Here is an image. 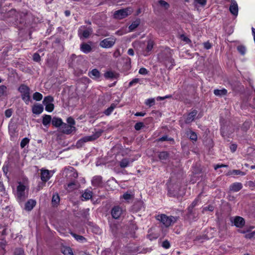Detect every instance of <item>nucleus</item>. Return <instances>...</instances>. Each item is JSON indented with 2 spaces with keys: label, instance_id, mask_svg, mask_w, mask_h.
<instances>
[{
  "label": "nucleus",
  "instance_id": "obj_6",
  "mask_svg": "<svg viewBox=\"0 0 255 255\" xmlns=\"http://www.w3.org/2000/svg\"><path fill=\"white\" fill-rule=\"evenodd\" d=\"M116 41V38L112 36L102 40L100 43V46L104 48H110L114 45Z\"/></svg>",
  "mask_w": 255,
  "mask_h": 255
},
{
  "label": "nucleus",
  "instance_id": "obj_25",
  "mask_svg": "<svg viewBox=\"0 0 255 255\" xmlns=\"http://www.w3.org/2000/svg\"><path fill=\"white\" fill-rule=\"evenodd\" d=\"M63 124L60 118L54 117L52 120V124L56 127H62Z\"/></svg>",
  "mask_w": 255,
  "mask_h": 255
},
{
  "label": "nucleus",
  "instance_id": "obj_8",
  "mask_svg": "<svg viewBox=\"0 0 255 255\" xmlns=\"http://www.w3.org/2000/svg\"><path fill=\"white\" fill-rule=\"evenodd\" d=\"M198 217V214L196 211V209H192L190 208H187V213L184 217L185 220L192 222L195 221Z\"/></svg>",
  "mask_w": 255,
  "mask_h": 255
},
{
  "label": "nucleus",
  "instance_id": "obj_17",
  "mask_svg": "<svg viewBox=\"0 0 255 255\" xmlns=\"http://www.w3.org/2000/svg\"><path fill=\"white\" fill-rule=\"evenodd\" d=\"M197 113L198 112L196 110H193L191 112L189 113L185 120V123L189 124L193 122L194 120L195 117L197 114Z\"/></svg>",
  "mask_w": 255,
  "mask_h": 255
},
{
  "label": "nucleus",
  "instance_id": "obj_50",
  "mask_svg": "<svg viewBox=\"0 0 255 255\" xmlns=\"http://www.w3.org/2000/svg\"><path fill=\"white\" fill-rule=\"evenodd\" d=\"M14 255H24V252L22 249L17 248L14 251Z\"/></svg>",
  "mask_w": 255,
  "mask_h": 255
},
{
  "label": "nucleus",
  "instance_id": "obj_32",
  "mask_svg": "<svg viewBox=\"0 0 255 255\" xmlns=\"http://www.w3.org/2000/svg\"><path fill=\"white\" fill-rule=\"evenodd\" d=\"M186 134L191 140L193 141L197 140V136L195 132L190 130L189 131H187Z\"/></svg>",
  "mask_w": 255,
  "mask_h": 255
},
{
  "label": "nucleus",
  "instance_id": "obj_53",
  "mask_svg": "<svg viewBox=\"0 0 255 255\" xmlns=\"http://www.w3.org/2000/svg\"><path fill=\"white\" fill-rule=\"evenodd\" d=\"M132 197L133 196L130 193H128V192L124 193L123 195V198L126 200H130Z\"/></svg>",
  "mask_w": 255,
  "mask_h": 255
},
{
  "label": "nucleus",
  "instance_id": "obj_29",
  "mask_svg": "<svg viewBox=\"0 0 255 255\" xmlns=\"http://www.w3.org/2000/svg\"><path fill=\"white\" fill-rule=\"evenodd\" d=\"M77 188V186L75 181H72L67 184L65 189L68 192L73 191Z\"/></svg>",
  "mask_w": 255,
  "mask_h": 255
},
{
  "label": "nucleus",
  "instance_id": "obj_7",
  "mask_svg": "<svg viewBox=\"0 0 255 255\" xmlns=\"http://www.w3.org/2000/svg\"><path fill=\"white\" fill-rule=\"evenodd\" d=\"M100 133H97L96 134H93L90 136H85L79 139L76 143V145L78 147H82L84 144L89 141L94 140L99 137Z\"/></svg>",
  "mask_w": 255,
  "mask_h": 255
},
{
  "label": "nucleus",
  "instance_id": "obj_42",
  "mask_svg": "<svg viewBox=\"0 0 255 255\" xmlns=\"http://www.w3.org/2000/svg\"><path fill=\"white\" fill-rule=\"evenodd\" d=\"M153 44H154L152 40H148L147 41L146 50L147 52L150 51L152 50V49L153 48Z\"/></svg>",
  "mask_w": 255,
  "mask_h": 255
},
{
  "label": "nucleus",
  "instance_id": "obj_3",
  "mask_svg": "<svg viewBox=\"0 0 255 255\" xmlns=\"http://www.w3.org/2000/svg\"><path fill=\"white\" fill-rule=\"evenodd\" d=\"M18 185L16 188V197L19 204L23 203L28 197V193L26 186L21 182H18Z\"/></svg>",
  "mask_w": 255,
  "mask_h": 255
},
{
  "label": "nucleus",
  "instance_id": "obj_57",
  "mask_svg": "<svg viewBox=\"0 0 255 255\" xmlns=\"http://www.w3.org/2000/svg\"><path fill=\"white\" fill-rule=\"evenodd\" d=\"M67 123L70 125V126H73L75 124V122L73 118L71 117H69L67 120Z\"/></svg>",
  "mask_w": 255,
  "mask_h": 255
},
{
  "label": "nucleus",
  "instance_id": "obj_28",
  "mask_svg": "<svg viewBox=\"0 0 255 255\" xmlns=\"http://www.w3.org/2000/svg\"><path fill=\"white\" fill-rule=\"evenodd\" d=\"M93 192L88 190H86L82 194V197L84 199V200H88L92 197Z\"/></svg>",
  "mask_w": 255,
  "mask_h": 255
},
{
  "label": "nucleus",
  "instance_id": "obj_45",
  "mask_svg": "<svg viewBox=\"0 0 255 255\" xmlns=\"http://www.w3.org/2000/svg\"><path fill=\"white\" fill-rule=\"evenodd\" d=\"M144 127V125L142 122H138L135 124V125H134V128L136 130H139Z\"/></svg>",
  "mask_w": 255,
  "mask_h": 255
},
{
  "label": "nucleus",
  "instance_id": "obj_20",
  "mask_svg": "<svg viewBox=\"0 0 255 255\" xmlns=\"http://www.w3.org/2000/svg\"><path fill=\"white\" fill-rule=\"evenodd\" d=\"M89 76L92 79H97L100 77L101 74L97 69H94L89 72Z\"/></svg>",
  "mask_w": 255,
  "mask_h": 255
},
{
  "label": "nucleus",
  "instance_id": "obj_11",
  "mask_svg": "<svg viewBox=\"0 0 255 255\" xmlns=\"http://www.w3.org/2000/svg\"><path fill=\"white\" fill-rule=\"evenodd\" d=\"M124 210L119 206H114L111 210V215L113 218L118 219L124 213Z\"/></svg>",
  "mask_w": 255,
  "mask_h": 255
},
{
  "label": "nucleus",
  "instance_id": "obj_24",
  "mask_svg": "<svg viewBox=\"0 0 255 255\" xmlns=\"http://www.w3.org/2000/svg\"><path fill=\"white\" fill-rule=\"evenodd\" d=\"M51 202L53 206H57L59 205L60 197L58 193H56L53 194Z\"/></svg>",
  "mask_w": 255,
  "mask_h": 255
},
{
  "label": "nucleus",
  "instance_id": "obj_37",
  "mask_svg": "<svg viewBox=\"0 0 255 255\" xmlns=\"http://www.w3.org/2000/svg\"><path fill=\"white\" fill-rule=\"evenodd\" d=\"M158 4L161 7L163 8L164 9H167L169 7V4L167 3L166 1L163 0H159Z\"/></svg>",
  "mask_w": 255,
  "mask_h": 255
},
{
  "label": "nucleus",
  "instance_id": "obj_56",
  "mask_svg": "<svg viewBox=\"0 0 255 255\" xmlns=\"http://www.w3.org/2000/svg\"><path fill=\"white\" fill-rule=\"evenodd\" d=\"M138 73L141 75H146L148 73L147 70L143 67L139 69Z\"/></svg>",
  "mask_w": 255,
  "mask_h": 255
},
{
  "label": "nucleus",
  "instance_id": "obj_44",
  "mask_svg": "<svg viewBox=\"0 0 255 255\" xmlns=\"http://www.w3.org/2000/svg\"><path fill=\"white\" fill-rule=\"evenodd\" d=\"M29 142V139L25 137L22 139L20 142V146L21 148H24L26 144H27Z\"/></svg>",
  "mask_w": 255,
  "mask_h": 255
},
{
  "label": "nucleus",
  "instance_id": "obj_41",
  "mask_svg": "<svg viewBox=\"0 0 255 255\" xmlns=\"http://www.w3.org/2000/svg\"><path fill=\"white\" fill-rule=\"evenodd\" d=\"M139 22L134 21L128 27L130 31H133L139 25Z\"/></svg>",
  "mask_w": 255,
  "mask_h": 255
},
{
  "label": "nucleus",
  "instance_id": "obj_4",
  "mask_svg": "<svg viewBox=\"0 0 255 255\" xmlns=\"http://www.w3.org/2000/svg\"><path fill=\"white\" fill-rule=\"evenodd\" d=\"M179 218L178 216H168L164 214L158 215L156 217V219L159 221L166 227H168L174 224L177 221Z\"/></svg>",
  "mask_w": 255,
  "mask_h": 255
},
{
  "label": "nucleus",
  "instance_id": "obj_27",
  "mask_svg": "<svg viewBox=\"0 0 255 255\" xmlns=\"http://www.w3.org/2000/svg\"><path fill=\"white\" fill-rule=\"evenodd\" d=\"M92 184L94 186H100L102 183V176H94L92 180Z\"/></svg>",
  "mask_w": 255,
  "mask_h": 255
},
{
  "label": "nucleus",
  "instance_id": "obj_18",
  "mask_svg": "<svg viewBox=\"0 0 255 255\" xmlns=\"http://www.w3.org/2000/svg\"><path fill=\"white\" fill-rule=\"evenodd\" d=\"M62 132L66 134L71 133L73 130L75 129V128L73 126H70L65 123H64L61 127Z\"/></svg>",
  "mask_w": 255,
  "mask_h": 255
},
{
  "label": "nucleus",
  "instance_id": "obj_49",
  "mask_svg": "<svg viewBox=\"0 0 255 255\" xmlns=\"http://www.w3.org/2000/svg\"><path fill=\"white\" fill-rule=\"evenodd\" d=\"M54 106L52 103L45 105V110L49 112H51L54 109Z\"/></svg>",
  "mask_w": 255,
  "mask_h": 255
},
{
  "label": "nucleus",
  "instance_id": "obj_52",
  "mask_svg": "<svg viewBox=\"0 0 255 255\" xmlns=\"http://www.w3.org/2000/svg\"><path fill=\"white\" fill-rule=\"evenodd\" d=\"M162 247L166 249H168L170 247V244L167 240L164 241L162 243Z\"/></svg>",
  "mask_w": 255,
  "mask_h": 255
},
{
  "label": "nucleus",
  "instance_id": "obj_43",
  "mask_svg": "<svg viewBox=\"0 0 255 255\" xmlns=\"http://www.w3.org/2000/svg\"><path fill=\"white\" fill-rule=\"evenodd\" d=\"M145 104L148 106L149 107H151L152 106L154 105L155 104V100L153 98L151 99H147L145 102Z\"/></svg>",
  "mask_w": 255,
  "mask_h": 255
},
{
  "label": "nucleus",
  "instance_id": "obj_51",
  "mask_svg": "<svg viewBox=\"0 0 255 255\" xmlns=\"http://www.w3.org/2000/svg\"><path fill=\"white\" fill-rule=\"evenodd\" d=\"M171 140L174 141L173 138L168 137L167 135L163 136L162 137L158 139V141H169Z\"/></svg>",
  "mask_w": 255,
  "mask_h": 255
},
{
  "label": "nucleus",
  "instance_id": "obj_5",
  "mask_svg": "<svg viewBox=\"0 0 255 255\" xmlns=\"http://www.w3.org/2000/svg\"><path fill=\"white\" fill-rule=\"evenodd\" d=\"M18 91L21 94L22 100L26 105H28L30 102V88L27 86L22 84L19 87Z\"/></svg>",
  "mask_w": 255,
  "mask_h": 255
},
{
  "label": "nucleus",
  "instance_id": "obj_13",
  "mask_svg": "<svg viewBox=\"0 0 255 255\" xmlns=\"http://www.w3.org/2000/svg\"><path fill=\"white\" fill-rule=\"evenodd\" d=\"M36 202L34 199H29L24 205V209L26 211H31L33 208L36 206Z\"/></svg>",
  "mask_w": 255,
  "mask_h": 255
},
{
  "label": "nucleus",
  "instance_id": "obj_64",
  "mask_svg": "<svg viewBox=\"0 0 255 255\" xmlns=\"http://www.w3.org/2000/svg\"><path fill=\"white\" fill-rule=\"evenodd\" d=\"M181 37L182 40L186 42V43H188L191 42V40L187 37L184 36V35H182Z\"/></svg>",
  "mask_w": 255,
  "mask_h": 255
},
{
  "label": "nucleus",
  "instance_id": "obj_9",
  "mask_svg": "<svg viewBox=\"0 0 255 255\" xmlns=\"http://www.w3.org/2000/svg\"><path fill=\"white\" fill-rule=\"evenodd\" d=\"M130 12V8L121 9L115 12L114 17L115 18L121 19L127 17Z\"/></svg>",
  "mask_w": 255,
  "mask_h": 255
},
{
  "label": "nucleus",
  "instance_id": "obj_38",
  "mask_svg": "<svg viewBox=\"0 0 255 255\" xmlns=\"http://www.w3.org/2000/svg\"><path fill=\"white\" fill-rule=\"evenodd\" d=\"M43 98L42 95L39 92H35L33 95V99L36 101H39L42 100Z\"/></svg>",
  "mask_w": 255,
  "mask_h": 255
},
{
  "label": "nucleus",
  "instance_id": "obj_39",
  "mask_svg": "<svg viewBox=\"0 0 255 255\" xmlns=\"http://www.w3.org/2000/svg\"><path fill=\"white\" fill-rule=\"evenodd\" d=\"M129 164L128 159L124 158L121 160L120 163V165L121 167L124 168L127 167Z\"/></svg>",
  "mask_w": 255,
  "mask_h": 255
},
{
  "label": "nucleus",
  "instance_id": "obj_47",
  "mask_svg": "<svg viewBox=\"0 0 255 255\" xmlns=\"http://www.w3.org/2000/svg\"><path fill=\"white\" fill-rule=\"evenodd\" d=\"M158 237V235L156 234L151 233L147 235V238L150 240L152 241L153 240H156Z\"/></svg>",
  "mask_w": 255,
  "mask_h": 255
},
{
  "label": "nucleus",
  "instance_id": "obj_21",
  "mask_svg": "<svg viewBox=\"0 0 255 255\" xmlns=\"http://www.w3.org/2000/svg\"><path fill=\"white\" fill-rule=\"evenodd\" d=\"M158 157L161 162H164L165 161L168 160L169 158V153L167 151H161L159 152Z\"/></svg>",
  "mask_w": 255,
  "mask_h": 255
},
{
  "label": "nucleus",
  "instance_id": "obj_22",
  "mask_svg": "<svg viewBox=\"0 0 255 255\" xmlns=\"http://www.w3.org/2000/svg\"><path fill=\"white\" fill-rule=\"evenodd\" d=\"M51 116L48 115H44L43 116L42 124L45 127H47L52 122Z\"/></svg>",
  "mask_w": 255,
  "mask_h": 255
},
{
  "label": "nucleus",
  "instance_id": "obj_31",
  "mask_svg": "<svg viewBox=\"0 0 255 255\" xmlns=\"http://www.w3.org/2000/svg\"><path fill=\"white\" fill-rule=\"evenodd\" d=\"M70 234L77 241L82 243L84 241H86V238H85L82 236L77 235L76 234L73 232H71Z\"/></svg>",
  "mask_w": 255,
  "mask_h": 255
},
{
  "label": "nucleus",
  "instance_id": "obj_23",
  "mask_svg": "<svg viewBox=\"0 0 255 255\" xmlns=\"http://www.w3.org/2000/svg\"><path fill=\"white\" fill-rule=\"evenodd\" d=\"M80 49L83 52L85 53H88L91 51L92 48L91 46L88 44L82 43L81 45Z\"/></svg>",
  "mask_w": 255,
  "mask_h": 255
},
{
  "label": "nucleus",
  "instance_id": "obj_12",
  "mask_svg": "<svg viewBox=\"0 0 255 255\" xmlns=\"http://www.w3.org/2000/svg\"><path fill=\"white\" fill-rule=\"evenodd\" d=\"M62 174L65 175H77L78 173L73 167L68 166L64 168L62 170Z\"/></svg>",
  "mask_w": 255,
  "mask_h": 255
},
{
  "label": "nucleus",
  "instance_id": "obj_19",
  "mask_svg": "<svg viewBox=\"0 0 255 255\" xmlns=\"http://www.w3.org/2000/svg\"><path fill=\"white\" fill-rule=\"evenodd\" d=\"M32 111L34 114L39 115L43 111V107L41 104H35L33 106Z\"/></svg>",
  "mask_w": 255,
  "mask_h": 255
},
{
  "label": "nucleus",
  "instance_id": "obj_10",
  "mask_svg": "<svg viewBox=\"0 0 255 255\" xmlns=\"http://www.w3.org/2000/svg\"><path fill=\"white\" fill-rule=\"evenodd\" d=\"M93 32L91 27L86 28L85 26H81L78 30V34L80 38H87Z\"/></svg>",
  "mask_w": 255,
  "mask_h": 255
},
{
  "label": "nucleus",
  "instance_id": "obj_14",
  "mask_svg": "<svg viewBox=\"0 0 255 255\" xmlns=\"http://www.w3.org/2000/svg\"><path fill=\"white\" fill-rule=\"evenodd\" d=\"M234 224L238 228H242L245 224V220L243 217L236 216L234 219Z\"/></svg>",
  "mask_w": 255,
  "mask_h": 255
},
{
  "label": "nucleus",
  "instance_id": "obj_33",
  "mask_svg": "<svg viewBox=\"0 0 255 255\" xmlns=\"http://www.w3.org/2000/svg\"><path fill=\"white\" fill-rule=\"evenodd\" d=\"M55 173V170H48L47 169H41L40 170V174L43 175H49L50 174H53Z\"/></svg>",
  "mask_w": 255,
  "mask_h": 255
},
{
  "label": "nucleus",
  "instance_id": "obj_40",
  "mask_svg": "<svg viewBox=\"0 0 255 255\" xmlns=\"http://www.w3.org/2000/svg\"><path fill=\"white\" fill-rule=\"evenodd\" d=\"M199 201V199L197 198H195L194 200L192 202V203L188 207V208L195 209L194 208L198 205Z\"/></svg>",
  "mask_w": 255,
  "mask_h": 255
},
{
  "label": "nucleus",
  "instance_id": "obj_35",
  "mask_svg": "<svg viewBox=\"0 0 255 255\" xmlns=\"http://www.w3.org/2000/svg\"><path fill=\"white\" fill-rule=\"evenodd\" d=\"M115 108L116 105L114 104H112L109 108H108L107 110L105 111L104 114L107 116L110 115L112 113V112L113 111Z\"/></svg>",
  "mask_w": 255,
  "mask_h": 255
},
{
  "label": "nucleus",
  "instance_id": "obj_61",
  "mask_svg": "<svg viewBox=\"0 0 255 255\" xmlns=\"http://www.w3.org/2000/svg\"><path fill=\"white\" fill-rule=\"evenodd\" d=\"M12 110L11 109H8V110H6L5 111V116L7 117V118H9L12 115Z\"/></svg>",
  "mask_w": 255,
  "mask_h": 255
},
{
  "label": "nucleus",
  "instance_id": "obj_63",
  "mask_svg": "<svg viewBox=\"0 0 255 255\" xmlns=\"http://www.w3.org/2000/svg\"><path fill=\"white\" fill-rule=\"evenodd\" d=\"M2 170L3 171L4 174H6L8 173V166L7 164H4L3 166Z\"/></svg>",
  "mask_w": 255,
  "mask_h": 255
},
{
  "label": "nucleus",
  "instance_id": "obj_54",
  "mask_svg": "<svg viewBox=\"0 0 255 255\" xmlns=\"http://www.w3.org/2000/svg\"><path fill=\"white\" fill-rule=\"evenodd\" d=\"M139 82V79L138 78H134L132 81H131L128 84V87H130Z\"/></svg>",
  "mask_w": 255,
  "mask_h": 255
},
{
  "label": "nucleus",
  "instance_id": "obj_16",
  "mask_svg": "<svg viewBox=\"0 0 255 255\" xmlns=\"http://www.w3.org/2000/svg\"><path fill=\"white\" fill-rule=\"evenodd\" d=\"M230 11L234 15L237 16L238 14V5L235 0H232L231 4L230 6Z\"/></svg>",
  "mask_w": 255,
  "mask_h": 255
},
{
  "label": "nucleus",
  "instance_id": "obj_30",
  "mask_svg": "<svg viewBox=\"0 0 255 255\" xmlns=\"http://www.w3.org/2000/svg\"><path fill=\"white\" fill-rule=\"evenodd\" d=\"M61 252L64 255H74L72 250L70 247H64L61 249Z\"/></svg>",
  "mask_w": 255,
  "mask_h": 255
},
{
  "label": "nucleus",
  "instance_id": "obj_62",
  "mask_svg": "<svg viewBox=\"0 0 255 255\" xmlns=\"http://www.w3.org/2000/svg\"><path fill=\"white\" fill-rule=\"evenodd\" d=\"M93 231L96 234H100L101 233V229L98 226H94L93 228Z\"/></svg>",
  "mask_w": 255,
  "mask_h": 255
},
{
  "label": "nucleus",
  "instance_id": "obj_48",
  "mask_svg": "<svg viewBox=\"0 0 255 255\" xmlns=\"http://www.w3.org/2000/svg\"><path fill=\"white\" fill-rule=\"evenodd\" d=\"M214 209V207L213 206L211 205H209L208 206L205 207L203 208L202 213H204L205 212L207 211H213Z\"/></svg>",
  "mask_w": 255,
  "mask_h": 255
},
{
  "label": "nucleus",
  "instance_id": "obj_34",
  "mask_svg": "<svg viewBox=\"0 0 255 255\" xmlns=\"http://www.w3.org/2000/svg\"><path fill=\"white\" fill-rule=\"evenodd\" d=\"M53 100H54L52 96H46L44 98V99L43 101V104L45 106L47 104L52 103V102L53 101Z\"/></svg>",
  "mask_w": 255,
  "mask_h": 255
},
{
  "label": "nucleus",
  "instance_id": "obj_58",
  "mask_svg": "<svg viewBox=\"0 0 255 255\" xmlns=\"http://www.w3.org/2000/svg\"><path fill=\"white\" fill-rule=\"evenodd\" d=\"M51 176H40L42 182L45 184L46 182L48 181Z\"/></svg>",
  "mask_w": 255,
  "mask_h": 255
},
{
  "label": "nucleus",
  "instance_id": "obj_36",
  "mask_svg": "<svg viewBox=\"0 0 255 255\" xmlns=\"http://www.w3.org/2000/svg\"><path fill=\"white\" fill-rule=\"evenodd\" d=\"M104 76L107 79H112L116 78V74L112 71H107L104 74Z\"/></svg>",
  "mask_w": 255,
  "mask_h": 255
},
{
  "label": "nucleus",
  "instance_id": "obj_26",
  "mask_svg": "<svg viewBox=\"0 0 255 255\" xmlns=\"http://www.w3.org/2000/svg\"><path fill=\"white\" fill-rule=\"evenodd\" d=\"M214 94L217 96L222 97L227 95V90L224 88L221 90L215 89L214 90Z\"/></svg>",
  "mask_w": 255,
  "mask_h": 255
},
{
  "label": "nucleus",
  "instance_id": "obj_59",
  "mask_svg": "<svg viewBox=\"0 0 255 255\" xmlns=\"http://www.w3.org/2000/svg\"><path fill=\"white\" fill-rule=\"evenodd\" d=\"M33 59L34 61L38 62L40 60V56L38 53H34L33 55Z\"/></svg>",
  "mask_w": 255,
  "mask_h": 255
},
{
  "label": "nucleus",
  "instance_id": "obj_15",
  "mask_svg": "<svg viewBox=\"0 0 255 255\" xmlns=\"http://www.w3.org/2000/svg\"><path fill=\"white\" fill-rule=\"evenodd\" d=\"M243 188L241 183L235 182L232 184L229 187L230 192H237L239 191Z\"/></svg>",
  "mask_w": 255,
  "mask_h": 255
},
{
  "label": "nucleus",
  "instance_id": "obj_1",
  "mask_svg": "<svg viewBox=\"0 0 255 255\" xmlns=\"http://www.w3.org/2000/svg\"><path fill=\"white\" fill-rule=\"evenodd\" d=\"M187 176H171L167 183V195L170 197H178L184 193L188 185Z\"/></svg>",
  "mask_w": 255,
  "mask_h": 255
},
{
  "label": "nucleus",
  "instance_id": "obj_55",
  "mask_svg": "<svg viewBox=\"0 0 255 255\" xmlns=\"http://www.w3.org/2000/svg\"><path fill=\"white\" fill-rule=\"evenodd\" d=\"M206 0H194L195 4H199L202 6H204L206 3Z\"/></svg>",
  "mask_w": 255,
  "mask_h": 255
},
{
  "label": "nucleus",
  "instance_id": "obj_60",
  "mask_svg": "<svg viewBox=\"0 0 255 255\" xmlns=\"http://www.w3.org/2000/svg\"><path fill=\"white\" fill-rule=\"evenodd\" d=\"M6 90V87L3 85L0 86V96L4 94Z\"/></svg>",
  "mask_w": 255,
  "mask_h": 255
},
{
  "label": "nucleus",
  "instance_id": "obj_46",
  "mask_svg": "<svg viewBox=\"0 0 255 255\" xmlns=\"http://www.w3.org/2000/svg\"><path fill=\"white\" fill-rule=\"evenodd\" d=\"M238 51L242 54L244 55L246 52V49L245 46L242 45H239L237 47Z\"/></svg>",
  "mask_w": 255,
  "mask_h": 255
},
{
  "label": "nucleus",
  "instance_id": "obj_2",
  "mask_svg": "<svg viewBox=\"0 0 255 255\" xmlns=\"http://www.w3.org/2000/svg\"><path fill=\"white\" fill-rule=\"evenodd\" d=\"M172 50L169 49L159 55V60L169 69H171L175 65L174 59L172 58Z\"/></svg>",
  "mask_w": 255,
  "mask_h": 255
}]
</instances>
